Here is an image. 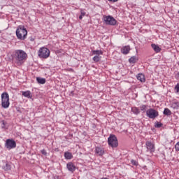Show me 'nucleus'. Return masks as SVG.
I'll return each mask as SVG.
<instances>
[{"instance_id": "obj_36", "label": "nucleus", "mask_w": 179, "mask_h": 179, "mask_svg": "<svg viewBox=\"0 0 179 179\" xmlns=\"http://www.w3.org/2000/svg\"><path fill=\"white\" fill-rule=\"evenodd\" d=\"M178 65H179V63H178Z\"/></svg>"}, {"instance_id": "obj_4", "label": "nucleus", "mask_w": 179, "mask_h": 179, "mask_svg": "<svg viewBox=\"0 0 179 179\" xmlns=\"http://www.w3.org/2000/svg\"><path fill=\"white\" fill-rule=\"evenodd\" d=\"M108 144L110 148H117L118 139L117 138V136L114 134H110L108 138Z\"/></svg>"}, {"instance_id": "obj_14", "label": "nucleus", "mask_w": 179, "mask_h": 179, "mask_svg": "<svg viewBox=\"0 0 179 179\" xmlns=\"http://www.w3.org/2000/svg\"><path fill=\"white\" fill-rule=\"evenodd\" d=\"M151 47L152 48V50H154V51H155V52H160V51H162V48H160V47H159V45L152 43L151 45Z\"/></svg>"}, {"instance_id": "obj_32", "label": "nucleus", "mask_w": 179, "mask_h": 179, "mask_svg": "<svg viewBox=\"0 0 179 179\" xmlns=\"http://www.w3.org/2000/svg\"><path fill=\"white\" fill-rule=\"evenodd\" d=\"M81 16H85L86 15V12H85L84 10H81Z\"/></svg>"}, {"instance_id": "obj_34", "label": "nucleus", "mask_w": 179, "mask_h": 179, "mask_svg": "<svg viewBox=\"0 0 179 179\" xmlns=\"http://www.w3.org/2000/svg\"><path fill=\"white\" fill-rule=\"evenodd\" d=\"M79 19H80V20H82V19H83V15H80L79 16Z\"/></svg>"}, {"instance_id": "obj_11", "label": "nucleus", "mask_w": 179, "mask_h": 179, "mask_svg": "<svg viewBox=\"0 0 179 179\" xmlns=\"http://www.w3.org/2000/svg\"><path fill=\"white\" fill-rule=\"evenodd\" d=\"M95 153L99 155V156H103L104 155V149L100 147H96Z\"/></svg>"}, {"instance_id": "obj_15", "label": "nucleus", "mask_w": 179, "mask_h": 179, "mask_svg": "<svg viewBox=\"0 0 179 179\" xmlns=\"http://www.w3.org/2000/svg\"><path fill=\"white\" fill-rule=\"evenodd\" d=\"M129 62L130 64H136V62H138V57L132 56L131 58L129 59Z\"/></svg>"}, {"instance_id": "obj_25", "label": "nucleus", "mask_w": 179, "mask_h": 179, "mask_svg": "<svg viewBox=\"0 0 179 179\" xmlns=\"http://www.w3.org/2000/svg\"><path fill=\"white\" fill-rule=\"evenodd\" d=\"M146 105H142L140 106V110L143 111V113H146Z\"/></svg>"}, {"instance_id": "obj_16", "label": "nucleus", "mask_w": 179, "mask_h": 179, "mask_svg": "<svg viewBox=\"0 0 179 179\" xmlns=\"http://www.w3.org/2000/svg\"><path fill=\"white\" fill-rule=\"evenodd\" d=\"M64 157L67 160H71V159H73V155H72V153H71L69 152H64Z\"/></svg>"}, {"instance_id": "obj_13", "label": "nucleus", "mask_w": 179, "mask_h": 179, "mask_svg": "<svg viewBox=\"0 0 179 179\" xmlns=\"http://www.w3.org/2000/svg\"><path fill=\"white\" fill-rule=\"evenodd\" d=\"M22 94L24 97H27V99H31L33 97V94H31V92L30 91H23L22 92Z\"/></svg>"}, {"instance_id": "obj_29", "label": "nucleus", "mask_w": 179, "mask_h": 179, "mask_svg": "<svg viewBox=\"0 0 179 179\" xmlns=\"http://www.w3.org/2000/svg\"><path fill=\"white\" fill-rule=\"evenodd\" d=\"M176 150L179 152V141L175 145Z\"/></svg>"}, {"instance_id": "obj_23", "label": "nucleus", "mask_w": 179, "mask_h": 179, "mask_svg": "<svg viewBox=\"0 0 179 179\" xmlns=\"http://www.w3.org/2000/svg\"><path fill=\"white\" fill-rule=\"evenodd\" d=\"M163 127V124L160 122H155V128H162Z\"/></svg>"}, {"instance_id": "obj_26", "label": "nucleus", "mask_w": 179, "mask_h": 179, "mask_svg": "<svg viewBox=\"0 0 179 179\" xmlns=\"http://www.w3.org/2000/svg\"><path fill=\"white\" fill-rule=\"evenodd\" d=\"M131 164L133 165V166H138L139 164L138 163V162H136V160L135 159H131Z\"/></svg>"}, {"instance_id": "obj_2", "label": "nucleus", "mask_w": 179, "mask_h": 179, "mask_svg": "<svg viewBox=\"0 0 179 179\" xmlns=\"http://www.w3.org/2000/svg\"><path fill=\"white\" fill-rule=\"evenodd\" d=\"M16 36L18 40H26L27 37V29L24 28V26H18L16 29Z\"/></svg>"}, {"instance_id": "obj_27", "label": "nucleus", "mask_w": 179, "mask_h": 179, "mask_svg": "<svg viewBox=\"0 0 179 179\" xmlns=\"http://www.w3.org/2000/svg\"><path fill=\"white\" fill-rule=\"evenodd\" d=\"M2 124H1V128L3 129H5V128H6V122H5V120H2Z\"/></svg>"}, {"instance_id": "obj_9", "label": "nucleus", "mask_w": 179, "mask_h": 179, "mask_svg": "<svg viewBox=\"0 0 179 179\" xmlns=\"http://www.w3.org/2000/svg\"><path fill=\"white\" fill-rule=\"evenodd\" d=\"M145 145L148 150H150L151 153L155 152V144L148 141H146Z\"/></svg>"}, {"instance_id": "obj_31", "label": "nucleus", "mask_w": 179, "mask_h": 179, "mask_svg": "<svg viewBox=\"0 0 179 179\" xmlns=\"http://www.w3.org/2000/svg\"><path fill=\"white\" fill-rule=\"evenodd\" d=\"M175 78L179 80V71L175 75Z\"/></svg>"}, {"instance_id": "obj_19", "label": "nucleus", "mask_w": 179, "mask_h": 179, "mask_svg": "<svg viewBox=\"0 0 179 179\" xmlns=\"http://www.w3.org/2000/svg\"><path fill=\"white\" fill-rule=\"evenodd\" d=\"M36 80H37L38 83H39L40 85H44V83H45V78L37 77Z\"/></svg>"}, {"instance_id": "obj_6", "label": "nucleus", "mask_w": 179, "mask_h": 179, "mask_svg": "<svg viewBox=\"0 0 179 179\" xmlns=\"http://www.w3.org/2000/svg\"><path fill=\"white\" fill-rule=\"evenodd\" d=\"M103 22L109 26H115L117 24V20L114 19V17L111 15H103Z\"/></svg>"}, {"instance_id": "obj_24", "label": "nucleus", "mask_w": 179, "mask_h": 179, "mask_svg": "<svg viewBox=\"0 0 179 179\" xmlns=\"http://www.w3.org/2000/svg\"><path fill=\"white\" fill-rule=\"evenodd\" d=\"M101 59V57L100 56H94L93 57V61L94 62H99L100 61V59Z\"/></svg>"}, {"instance_id": "obj_10", "label": "nucleus", "mask_w": 179, "mask_h": 179, "mask_svg": "<svg viewBox=\"0 0 179 179\" xmlns=\"http://www.w3.org/2000/svg\"><path fill=\"white\" fill-rule=\"evenodd\" d=\"M67 170L71 173H73L76 170V166L72 162H69L66 164Z\"/></svg>"}, {"instance_id": "obj_30", "label": "nucleus", "mask_w": 179, "mask_h": 179, "mask_svg": "<svg viewBox=\"0 0 179 179\" xmlns=\"http://www.w3.org/2000/svg\"><path fill=\"white\" fill-rule=\"evenodd\" d=\"M41 154L43 155L44 156H47V152L45 151V150H42L41 151Z\"/></svg>"}, {"instance_id": "obj_22", "label": "nucleus", "mask_w": 179, "mask_h": 179, "mask_svg": "<svg viewBox=\"0 0 179 179\" xmlns=\"http://www.w3.org/2000/svg\"><path fill=\"white\" fill-rule=\"evenodd\" d=\"M163 114H164V115H171V110H170V109L166 108L164 110Z\"/></svg>"}, {"instance_id": "obj_3", "label": "nucleus", "mask_w": 179, "mask_h": 179, "mask_svg": "<svg viewBox=\"0 0 179 179\" xmlns=\"http://www.w3.org/2000/svg\"><path fill=\"white\" fill-rule=\"evenodd\" d=\"M9 106H10L9 94L8 92H3L1 94V106L3 108H9Z\"/></svg>"}, {"instance_id": "obj_21", "label": "nucleus", "mask_w": 179, "mask_h": 179, "mask_svg": "<svg viewBox=\"0 0 179 179\" xmlns=\"http://www.w3.org/2000/svg\"><path fill=\"white\" fill-rule=\"evenodd\" d=\"M131 111L132 113H134L136 115H138V114H139L141 113V111L139 110V108H138L137 107H133L131 108Z\"/></svg>"}, {"instance_id": "obj_7", "label": "nucleus", "mask_w": 179, "mask_h": 179, "mask_svg": "<svg viewBox=\"0 0 179 179\" xmlns=\"http://www.w3.org/2000/svg\"><path fill=\"white\" fill-rule=\"evenodd\" d=\"M146 116L150 120H155V118H157L159 116V111L155 108H149L146 110Z\"/></svg>"}, {"instance_id": "obj_18", "label": "nucleus", "mask_w": 179, "mask_h": 179, "mask_svg": "<svg viewBox=\"0 0 179 179\" xmlns=\"http://www.w3.org/2000/svg\"><path fill=\"white\" fill-rule=\"evenodd\" d=\"M92 55L98 56L103 55V51L101 50H92Z\"/></svg>"}, {"instance_id": "obj_28", "label": "nucleus", "mask_w": 179, "mask_h": 179, "mask_svg": "<svg viewBox=\"0 0 179 179\" xmlns=\"http://www.w3.org/2000/svg\"><path fill=\"white\" fill-rule=\"evenodd\" d=\"M175 90H176V93H179V83H178V84L175 86Z\"/></svg>"}, {"instance_id": "obj_20", "label": "nucleus", "mask_w": 179, "mask_h": 179, "mask_svg": "<svg viewBox=\"0 0 179 179\" xmlns=\"http://www.w3.org/2000/svg\"><path fill=\"white\" fill-rule=\"evenodd\" d=\"M3 170H5V171H9L10 170V165L9 164V162H6V164L2 166Z\"/></svg>"}, {"instance_id": "obj_8", "label": "nucleus", "mask_w": 179, "mask_h": 179, "mask_svg": "<svg viewBox=\"0 0 179 179\" xmlns=\"http://www.w3.org/2000/svg\"><path fill=\"white\" fill-rule=\"evenodd\" d=\"M6 148L10 150V149H15L16 148V142L15 140L7 139L6 142Z\"/></svg>"}, {"instance_id": "obj_1", "label": "nucleus", "mask_w": 179, "mask_h": 179, "mask_svg": "<svg viewBox=\"0 0 179 179\" xmlns=\"http://www.w3.org/2000/svg\"><path fill=\"white\" fill-rule=\"evenodd\" d=\"M13 62L17 66H21L23 65L27 59V53L22 50H16L12 55Z\"/></svg>"}, {"instance_id": "obj_5", "label": "nucleus", "mask_w": 179, "mask_h": 179, "mask_svg": "<svg viewBox=\"0 0 179 179\" xmlns=\"http://www.w3.org/2000/svg\"><path fill=\"white\" fill-rule=\"evenodd\" d=\"M38 55L39 58H44L45 59L50 57V50L47 48H41L38 50Z\"/></svg>"}, {"instance_id": "obj_35", "label": "nucleus", "mask_w": 179, "mask_h": 179, "mask_svg": "<svg viewBox=\"0 0 179 179\" xmlns=\"http://www.w3.org/2000/svg\"><path fill=\"white\" fill-rule=\"evenodd\" d=\"M30 41H34V38H31Z\"/></svg>"}, {"instance_id": "obj_33", "label": "nucleus", "mask_w": 179, "mask_h": 179, "mask_svg": "<svg viewBox=\"0 0 179 179\" xmlns=\"http://www.w3.org/2000/svg\"><path fill=\"white\" fill-rule=\"evenodd\" d=\"M110 2H117L118 0H108Z\"/></svg>"}, {"instance_id": "obj_12", "label": "nucleus", "mask_w": 179, "mask_h": 179, "mask_svg": "<svg viewBox=\"0 0 179 179\" xmlns=\"http://www.w3.org/2000/svg\"><path fill=\"white\" fill-rule=\"evenodd\" d=\"M129 51H131V48L129 46H124L121 49L122 54H124V55L129 54Z\"/></svg>"}, {"instance_id": "obj_17", "label": "nucleus", "mask_w": 179, "mask_h": 179, "mask_svg": "<svg viewBox=\"0 0 179 179\" xmlns=\"http://www.w3.org/2000/svg\"><path fill=\"white\" fill-rule=\"evenodd\" d=\"M137 79L138 80H140V82L141 83L145 82V75H143V73H138L137 76Z\"/></svg>"}]
</instances>
